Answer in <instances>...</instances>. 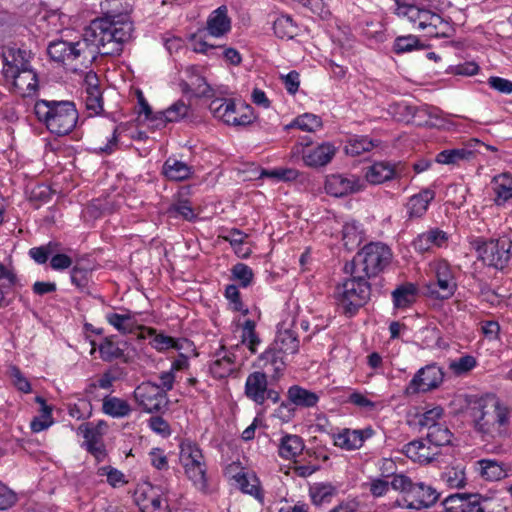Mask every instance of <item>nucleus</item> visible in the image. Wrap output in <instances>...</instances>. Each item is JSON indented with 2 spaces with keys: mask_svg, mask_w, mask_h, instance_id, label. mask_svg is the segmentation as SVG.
Segmentation results:
<instances>
[{
  "mask_svg": "<svg viewBox=\"0 0 512 512\" xmlns=\"http://www.w3.org/2000/svg\"><path fill=\"white\" fill-rule=\"evenodd\" d=\"M233 479L243 493L262 499L260 481L254 473L242 471L234 475Z\"/></svg>",
  "mask_w": 512,
  "mask_h": 512,
  "instance_id": "58836bf2",
  "label": "nucleus"
},
{
  "mask_svg": "<svg viewBox=\"0 0 512 512\" xmlns=\"http://www.w3.org/2000/svg\"><path fill=\"white\" fill-rule=\"evenodd\" d=\"M98 474L100 476H106L107 482L112 487H118L124 485L126 483L124 474L111 466H103L98 469Z\"/></svg>",
  "mask_w": 512,
  "mask_h": 512,
  "instance_id": "69168bd1",
  "label": "nucleus"
},
{
  "mask_svg": "<svg viewBox=\"0 0 512 512\" xmlns=\"http://www.w3.org/2000/svg\"><path fill=\"white\" fill-rule=\"evenodd\" d=\"M478 365L477 359L472 355H463L449 363L450 371L456 376H465Z\"/></svg>",
  "mask_w": 512,
  "mask_h": 512,
  "instance_id": "4d7b16f0",
  "label": "nucleus"
},
{
  "mask_svg": "<svg viewBox=\"0 0 512 512\" xmlns=\"http://www.w3.org/2000/svg\"><path fill=\"white\" fill-rule=\"evenodd\" d=\"M100 357L104 361L123 358L124 351L110 338H105L98 346Z\"/></svg>",
  "mask_w": 512,
  "mask_h": 512,
  "instance_id": "bf43d9fd",
  "label": "nucleus"
},
{
  "mask_svg": "<svg viewBox=\"0 0 512 512\" xmlns=\"http://www.w3.org/2000/svg\"><path fill=\"white\" fill-rule=\"evenodd\" d=\"M393 11L399 18L409 21L416 29H430L431 31L428 32L430 35L436 34L435 30L443 23L442 17L428 9L423 3L405 2L398 5Z\"/></svg>",
  "mask_w": 512,
  "mask_h": 512,
  "instance_id": "9b49d317",
  "label": "nucleus"
},
{
  "mask_svg": "<svg viewBox=\"0 0 512 512\" xmlns=\"http://www.w3.org/2000/svg\"><path fill=\"white\" fill-rule=\"evenodd\" d=\"M179 450V462L186 477L197 490L207 492V463L201 448L195 442L184 440L180 443Z\"/></svg>",
  "mask_w": 512,
  "mask_h": 512,
  "instance_id": "423d86ee",
  "label": "nucleus"
},
{
  "mask_svg": "<svg viewBox=\"0 0 512 512\" xmlns=\"http://www.w3.org/2000/svg\"><path fill=\"white\" fill-rule=\"evenodd\" d=\"M477 257L485 265L503 269L512 257V241L508 237L485 240L476 238L471 242Z\"/></svg>",
  "mask_w": 512,
  "mask_h": 512,
  "instance_id": "6e6552de",
  "label": "nucleus"
},
{
  "mask_svg": "<svg viewBox=\"0 0 512 512\" xmlns=\"http://www.w3.org/2000/svg\"><path fill=\"white\" fill-rule=\"evenodd\" d=\"M376 144L367 136H352L345 145V152L350 156H359L365 152L371 151Z\"/></svg>",
  "mask_w": 512,
  "mask_h": 512,
  "instance_id": "de8ad7c7",
  "label": "nucleus"
},
{
  "mask_svg": "<svg viewBox=\"0 0 512 512\" xmlns=\"http://www.w3.org/2000/svg\"><path fill=\"white\" fill-rule=\"evenodd\" d=\"M209 370L212 377L216 380H222L231 376L236 370L232 355L222 349L215 355Z\"/></svg>",
  "mask_w": 512,
  "mask_h": 512,
  "instance_id": "2f4dec72",
  "label": "nucleus"
},
{
  "mask_svg": "<svg viewBox=\"0 0 512 512\" xmlns=\"http://www.w3.org/2000/svg\"><path fill=\"white\" fill-rule=\"evenodd\" d=\"M288 399L291 404L297 407L310 408L316 406L319 396L317 393L307 390L302 386H290L288 389Z\"/></svg>",
  "mask_w": 512,
  "mask_h": 512,
  "instance_id": "e433bc0d",
  "label": "nucleus"
},
{
  "mask_svg": "<svg viewBox=\"0 0 512 512\" xmlns=\"http://www.w3.org/2000/svg\"><path fill=\"white\" fill-rule=\"evenodd\" d=\"M138 313L124 311L123 313L108 312L105 314L106 321L119 333L126 335L134 333L137 329H142L144 325L139 324Z\"/></svg>",
  "mask_w": 512,
  "mask_h": 512,
  "instance_id": "5701e85b",
  "label": "nucleus"
},
{
  "mask_svg": "<svg viewBox=\"0 0 512 512\" xmlns=\"http://www.w3.org/2000/svg\"><path fill=\"white\" fill-rule=\"evenodd\" d=\"M232 275L242 287H248L251 285L254 278L253 270L244 263H237L234 265L232 268Z\"/></svg>",
  "mask_w": 512,
  "mask_h": 512,
  "instance_id": "0e129e2a",
  "label": "nucleus"
},
{
  "mask_svg": "<svg viewBox=\"0 0 512 512\" xmlns=\"http://www.w3.org/2000/svg\"><path fill=\"white\" fill-rule=\"evenodd\" d=\"M338 305L346 314L354 315L370 296V285L365 277L351 276L336 287Z\"/></svg>",
  "mask_w": 512,
  "mask_h": 512,
  "instance_id": "0eeeda50",
  "label": "nucleus"
},
{
  "mask_svg": "<svg viewBox=\"0 0 512 512\" xmlns=\"http://www.w3.org/2000/svg\"><path fill=\"white\" fill-rule=\"evenodd\" d=\"M364 240V232L359 222L347 220L342 226V241L344 247L353 251L357 249Z\"/></svg>",
  "mask_w": 512,
  "mask_h": 512,
  "instance_id": "f704fd0d",
  "label": "nucleus"
},
{
  "mask_svg": "<svg viewBox=\"0 0 512 512\" xmlns=\"http://www.w3.org/2000/svg\"><path fill=\"white\" fill-rule=\"evenodd\" d=\"M480 142L478 140H470L463 145L445 149L437 154L436 162L444 165H460L474 159L478 153Z\"/></svg>",
  "mask_w": 512,
  "mask_h": 512,
  "instance_id": "f3484780",
  "label": "nucleus"
},
{
  "mask_svg": "<svg viewBox=\"0 0 512 512\" xmlns=\"http://www.w3.org/2000/svg\"><path fill=\"white\" fill-rule=\"evenodd\" d=\"M189 361L187 356L180 353L179 356L172 362L169 371L163 372L160 376L162 384H173L174 382H180L182 377L180 373L185 372L188 369Z\"/></svg>",
  "mask_w": 512,
  "mask_h": 512,
  "instance_id": "49530a36",
  "label": "nucleus"
},
{
  "mask_svg": "<svg viewBox=\"0 0 512 512\" xmlns=\"http://www.w3.org/2000/svg\"><path fill=\"white\" fill-rule=\"evenodd\" d=\"M273 30L277 37L291 39L297 35V26L289 15H281L276 18Z\"/></svg>",
  "mask_w": 512,
  "mask_h": 512,
  "instance_id": "5fc2aeb1",
  "label": "nucleus"
},
{
  "mask_svg": "<svg viewBox=\"0 0 512 512\" xmlns=\"http://www.w3.org/2000/svg\"><path fill=\"white\" fill-rule=\"evenodd\" d=\"M133 24L127 14L106 15L93 20L77 41L56 40L47 48L49 57L76 72L101 55H120L132 38Z\"/></svg>",
  "mask_w": 512,
  "mask_h": 512,
  "instance_id": "f257e3e1",
  "label": "nucleus"
},
{
  "mask_svg": "<svg viewBox=\"0 0 512 512\" xmlns=\"http://www.w3.org/2000/svg\"><path fill=\"white\" fill-rule=\"evenodd\" d=\"M108 426L105 421H99L95 425L91 422L83 423L78 427V435H82L85 448L98 462L104 461L107 456L103 436Z\"/></svg>",
  "mask_w": 512,
  "mask_h": 512,
  "instance_id": "ddd939ff",
  "label": "nucleus"
},
{
  "mask_svg": "<svg viewBox=\"0 0 512 512\" xmlns=\"http://www.w3.org/2000/svg\"><path fill=\"white\" fill-rule=\"evenodd\" d=\"M35 402L39 405V414L31 420L30 429L34 433H40L54 424L53 407L42 396H36Z\"/></svg>",
  "mask_w": 512,
  "mask_h": 512,
  "instance_id": "72a5a7b5",
  "label": "nucleus"
},
{
  "mask_svg": "<svg viewBox=\"0 0 512 512\" xmlns=\"http://www.w3.org/2000/svg\"><path fill=\"white\" fill-rule=\"evenodd\" d=\"M443 415V409L441 407H434L420 416L419 425L425 427L428 430L438 424H441L439 420Z\"/></svg>",
  "mask_w": 512,
  "mask_h": 512,
  "instance_id": "338daca9",
  "label": "nucleus"
},
{
  "mask_svg": "<svg viewBox=\"0 0 512 512\" xmlns=\"http://www.w3.org/2000/svg\"><path fill=\"white\" fill-rule=\"evenodd\" d=\"M373 430L371 428L349 429L344 428L337 433H333L334 445L343 450L352 451L361 448L364 442L372 437Z\"/></svg>",
  "mask_w": 512,
  "mask_h": 512,
  "instance_id": "a211bd4d",
  "label": "nucleus"
},
{
  "mask_svg": "<svg viewBox=\"0 0 512 512\" xmlns=\"http://www.w3.org/2000/svg\"><path fill=\"white\" fill-rule=\"evenodd\" d=\"M167 213L170 217L182 218L187 221H193L197 217L190 202L186 199H179L174 202L168 208Z\"/></svg>",
  "mask_w": 512,
  "mask_h": 512,
  "instance_id": "6e6d98bb",
  "label": "nucleus"
},
{
  "mask_svg": "<svg viewBox=\"0 0 512 512\" xmlns=\"http://www.w3.org/2000/svg\"><path fill=\"white\" fill-rule=\"evenodd\" d=\"M187 81L180 84L181 90L185 94H191L195 97L209 96L211 92L210 86L200 73V68L195 65L188 66L185 69Z\"/></svg>",
  "mask_w": 512,
  "mask_h": 512,
  "instance_id": "412c9836",
  "label": "nucleus"
},
{
  "mask_svg": "<svg viewBox=\"0 0 512 512\" xmlns=\"http://www.w3.org/2000/svg\"><path fill=\"white\" fill-rule=\"evenodd\" d=\"M34 113L39 122L56 136L71 133L77 125L79 114L71 101L37 100Z\"/></svg>",
  "mask_w": 512,
  "mask_h": 512,
  "instance_id": "20e7f679",
  "label": "nucleus"
},
{
  "mask_svg": "<svg viewBox=\"0 0 512 512\" xmlns=\"http://www.w3.org/2000/svg\"><path fill=\"white\" fill-rule=\"evenodd\" d=\"M366 188L365 180L353 174H332L326 178L325 190L335 197L363 191Z\"/></svg>",
  "mask_w": 512,
  "mask_h": 512,
  "instance_id": "2eb2a0df",
  "label": "nucleus"
},
{
  "mask_svg": "<svg viewBox=\"0 0 512 512\" xmlns=\"http://www.w3.org/2000/svg\"><path fill=\"white\" fill-rule=\"evenodd\" d=\"M102 411L113 418H124L130 415L132 409L126 400L107 395L102 400Z\"/></svg>",
  "mask_w": 512,
  "mask_h": 512,
  "instance_id": "4c0bfd02",
  "label": "nucleus"
},
{
  "mask_svg": "<svg viewBox=\"0 0 512 512\" xmlns=\"http://www.w3.org/2000/svg\"><path fill=\"white\" fill-rule=\"evenodd\" d=\"M374 395L370 393L353 392L347 402L359 407L360 409L370 412L377 408L378 401L373 399Z\"/></svg>",
  "mask_w": 512,
  "mask_h": 512,
  "instance_id": "052dcab7",
  "label": "nucleus"
},
{
  "mask_svg": "<svg viewBox=\"0 0 512 512\" xmlns=\"http://www.w3.org/2000/svg\"><path fill=\"white\" fill-rule=\"evenodd\" d=\"M402 451L409 459L420 464L430 463L439 454L437 447L429 444L426 439L411 441Z\"/></svg>",
  "mask_w": 512,
  "mask_h": 512,
  "instance_id": "4be33fe9",
  "label": "nucleus"
},
{
  "mask_svg": "<svg viewBox=\"0 0 512 512\" xmlns=\"http://www.w3.org/2000/svg\"><path fill=\"white\" fill-rule=\"evenodd\" d=\"M433 278L425 284V293L429 298L447 300L457 290V282L451 266L446 260L431 264Z\"/></svg>",
  "mask_w": 512,
  "mask_h": 512,
  "instance_id": "9d476101",
  "label": "nucleus"
},
{
  "mask_svg": "<svg viewBox=\"0 0 512 512\" xmlns=\"http://www.w3.org/2000/svg\"><path fill=\"white\" fill-rule=\"evenodd\" d=\"M334 494L335 487L330 483H314L309 488L311 501L315 505H321L323 503L329 502Z\"/></svg>",
  "mask_w": 512,
  "mask_h": 512,
  "instance_id": "864d4df0",
  "label": "nucleus"
},
{
  "mask_svg": "<svg viewBox=\"0 0 512 512\" xmlns=\"http://www.w3.org/2000/svg\"><path fill=\"white\" fill-rule=\"evenodd\" d=\"M476 469L480 476L488 481L501 480L508 473V466L505 463L490 458L478 460Z\"/></svg>",
  "mask_w": 512,
  "mask_h": 512,
  "instance_id": "c756f323",
  "label": "nucleus"
},
{
  "mask_svg": "<svg viewBox=\"0 0 512 512\" xmlns=\"http://www.w3.org/2000/svg\"><path fill=\"white\" fill-rule=\"evenodd\" d=\"M294 317L284 319L278 326L273 347L266 349L256 360L258 371L251 373L245 384H267L269 380L277 381L285 369V356L298 352L299 340L293 329Z\"/></svg>",
  "mask_w": 512,
  "mask_h": 512,
  "instance_id": "7ed1b4c3",
  "label": "nucleus"
},
{
  "mask_svg": "<svg viewBox=\"0 0 512 512\" xmlns=\"http://www.w3.org/2000/svg\"><path fill=\"white\" fill-rule=\"evenodd\" d=\"M61 250V244L57 241H49L47 244L29 249L28 255L37 264H45L52 254Z\"/></svg>",
  "mask_w": 512,
  "mask_h": 512,
  "instance_id": "3c124183",
  "label": "nucleus"
},
{
  "mask_svg": "<svg viewBox=\"0 0 512 512\" xmlns=\"http://www.w3.org/2000/svg\"><path fill=\"white\" fill-rule=\"evenodd\" d=\"M17 283V276L12 268L0 262V308L7 306L6 296Z\"/></svg>",
  "mask_w": 512,
  "mask_h": 512,
  "instance_id": "37998d69",
  "label": "nucleus"
},
{
  "mask_svg": "<svg viewBox=\"0 0 512 512\" xmlns=\"http://www.w3.org/2000/svg\"><path fill=\"white\" fill-rule=\"evenodd\" d=\"M462 409L471 418L474 429L490 438L504 437L511 424V410L494 394L463 395Z\"/></svg>",
  "mask_w": 512,
  "mask_h": 512,
  "instance_id": "f03ea898",
  "label": "nucleus"
},
{
  "mask_svg": "<svg viewBox=\"0 0 512 512\" xmlns=\"http://www.w3.org/2000/svg\"><path fill=\"white\" fill-rule=\"evenodd\" d=\"M299 146H301L299 153L302 156L304 164L312 168L326 166L332 161L337 152V147L331 142H322L313 145L308 138H304L299 143Z\"/></svg>",
  "mask_w": 512,
  "mask_h": 512,
  "instance_id": "4468645a",
  "label": "nucleus"
},
{
  "mask_svg": "<svg viewBox=\"0 0 512 512\" xmlns=\"http://www.w3.org/2000/svg\"><path fill=\"white\" fill-rule=\"evenodd\" d=\"M393 109L394 116L401 122L416 123L417 125H420L421 123L416 121V117L421 113H428L436 120H440V125L444 126L448 123V121L443 117V113L437 109H432L428 112L426 109H418L417 107L408 105L405 102L397 103Z\"/></svg>",
  "mask_w": 512,
  "mask_h": 512,
  "instance_id": "b1692460",
  "label": "nucleus"
},
{
  "mask_svg": "<svg viewBox=\"0 0 512 512\" xmlns=\"http://www.w3.org/2000/svg\"><path fill=\"white\" fill-rule=\"evenodd\" d=\"M142 512H170L168 504H163L158 495H152L143 500L141 504Z\"/></svg>",
  "mask_w": 512,
  "mask_h": 512,
  "instance_id": "774afa93",
  "label": "nucleus"
},
{
  "mask_svg": "<svg viewBox=\"0 0 512 512\" xmlns=\"http://www.w3.org/2000/svg\"><path fill=\"white\" fill-rule=\"evenodd\" d=\"M435 199V191L429 188L421 190L412 195L406 203V210L409 219L422 218Z\"/></svg>",
  "mask_w": 512,
  "mask_h": 512,
  "instance_id": "bb28decb",
  "label": "nucleus"
},
{
  "mask_svg": "<svg viewBox=\"0 0 512 512\" xmlns=\"http://www.w3.org/2000/svg\"><path fill=\"white\" fill-rule=\"evenodd\" d=\"M245 393L257 404H263L266 400L276 403L279 400V392L268 386H245Z\"/></svg>",
  "mask_w": 512,
  "mask_h": 512,
  "instance_id": "09e8293b",
  "label": "nucleus"
},
{
  "mask_svg": "<svg viewBox=\"0 0 512 512\" xmlns=\"http://www.w3.org/2000/svg\"><path fill=\"white\" fill-rule=\"evenodd\" d=\"M366 277L376 276L391 261L390 248L380 242H372L365 245L359 254Z\"/></svg>",
  "mask_w": 512,
  "mask_h": 512,
  "instance_id": "f8f14e48",
  "label": "nucleus"
},
{
  "mask_svg": "<svg viewBox=\"0 0 512 512\" xmlns=\"http://www.w3.org/2000/svg\"><path fill=\"white\" fill-rule=\"evenodd\" d=\"M162 173L167 179L180 182L189 179L193 175L194 169L181 160L169 157L163 164Z\"/></svg>",
  "mask_w": 512,
  "mask_h": 512,
  "instance_id": "7c9ffc66",
  "label": "nucleus"
},
{
  "mask_svg": "<svg viewBox=\"0 0 512 512\" xmlns=\"http://www.w3.org/2000/svg\"><path fill=\"white\" fill-rule=\"evenodd\" d=\"M419 47V39L414 35L399 36L395 39L393 44V50L397 54L410 52Z\"/></svg>",
  "mask_w": 512,
  "mask_h": 512,
  "instance_id": "e2e57ef3",
  "label": "nucleus"
},
{
  "mask_svg": "<svg viewBox=\"0 0 512 512\" xmlns=\"http://www.w3.org/2000/svg\"><path fill=\"white\" fill-rule=\"evenodd\" d=\"M452 437V432L446 425L441 423L428 430L426 440L439 450V447L450 444Z\"/></svg>",
  "mask_w": 512,
  "mask_h": 512,
  "instance_id": "8fccbe9b",
  "label": "nucleus"
},
{
  "mask_svg": "<svg viewBox=\"0 0 512 512\" xmlns=\"http://www.w3.org/2000/svg\"><path fill=\"white\" fill-rule=\"evenodd\" d=\"M134 397L148 413L158 412L167 406L165 390L160 386H136Z\"/></svg>",
  "mask_w": 512,
  "mask_h": 512,
  "instance_id": "dca6fc26",
  "label": "nucleus"
},
{
  "mask_svg": "<svg viewBox=\"0 0 512 512\" xmlns=\"http://www.w3.org/2000/svg\"><path fill=\"white\" fill-rule=\"evenodd\" d=\"M229 118H227V125H232L236 127H244L251 124L254 120V115L250 106L239 105L237 106L235 102L228 113Z\"/></svg>",
  "mask_w": 512,
  "mask_h": 512,
  "instance_id": "c03bdc74",
  "label": "nucleus"
},
{
  "mask_svg": "<svg viewBox=\"0 0 512 512\" xmlns=\"http://www.w3.org/2000/svg\"><path fill=\"white\" fill-rule=\"evenodd\" d=\"M441 480L449 488H463L467 482L465 467L461 464L447 467L441 474Z\"/></svg>",
  "mask_w": 512,
  "mask_h": 512,
  "instance_id": "a18cd8bd",
  "label": "nucleus"
},
{
  "mask_svg": "<svg viewBox=\"0 0 512 512\" xmlns=\"http://www.w3.org/2000/svg\"><path fill=\"white\" fill-rule=\"evenodd\" d=\"M323 123L319 116L305 113L296 117L286 128H298L305 132H315L322 127Z\"/></svg>",
  "mask_w": 512,
  "mask_h": 512,
  "instance_id": "603ef678",
  "label": "nucleus"
},
{
  "mask_svg": "<svg viewBox=\"0 0 512 512\" xmlns=\"http://www.w3.org/2000/svg\"><path fill=\"white\" fill-rule=\"evenodd\" d=\"M303 449L304 442L302 438L298 435L288 434L282 437L278 453L281 458L290 460L300 455Z\"/></svg>",
  "mask_w": 512,
  "mask_h": 512,
  "instance_id": "ea45409f",
  "label": "nucleus"
},
{
  "mask_svg": "<svg viewBox=\"0 0 512 512\" xmlns=\"http://www.w3.org/2000/svg\"><path fill=\"white\" fill-rule=\"evenodd\" d=\"M143 331H146L151 340L150 346L157 352H165L169 349L181 350L184 348V344H189L187 340L180 341L173 337L167 336L163 333H158L155 328L142 327Z\"/></svg>",
  "mask_w": 512,
  "mask_h": 512,
  "instance_id": "c85d7f7f",
  "label": "nucleus"
},
{
  "mask_svg": "<svg viewBox=\"0 0 512 512\" xmlns=\"http://www.w3.org/2000/svg\"><path fill=\"white\" fill-rule=\"evenodd\" d=\"M27 53L21 49L11 48L4 53L3 76L12 85L13 90L26 97L36 92L37 75L30 68Z\"/></svg>",
  "mask_w": 512,
  "mask_h": 512,
  "instance_id": "39448f33",
  "label": "nucleus"
},
{
  "mask_svg": "<svg viewBox=\"0 0 512 512\" xmlns=\"http://www.w3.org/2000/svg\"><path fill=\"white\" fill-rule=\"evenodd\" d=\"M86 89L84 102L90 117L100 114L103 111V99L98 79L95 74H88L85 78Z\"/></svg>",
  "mask_w": 512,
  "mask_h": 512,
  "instance_id": "393cba45",
  "label": "nucleus"
},
{
  "mask_svg": "<svg viewBox=\"0 0 512 512\" xmlns=\"http://www.w3.org/2000/svg\"><path fill=\"white\" fill-rule=\"evenodd\" d=\"M189 109V104L183 100H178L167 109L158 112L155 117V121H157V125H165L169 122H178L188 115Z\"/></svg>",
  "mask_w": 512,
  "mask_h": 512,
  "instance_id": "c9c22d12",
  "label": "nucleus"
},
{
  "mask_svg": "<svg viewBox=\"0 0 512 512\" xmlns=\"http://www.w3.org/2000/svg\"><path fill=\"white\" fill-rule=\"evenodd\" d=\"M439 497V493L430 485L423 482L414 483L408 496L407 508L420 510L432 506Z\"/></svg>",
  "mask_w": 512,
  "mask_h": 512,
  "instance_id": "6ab92c4d",
  "label": "nucleus"
},
{
  "mask_svg": "<svg viewBox=\"0 0 512 512\" xmlns=\"http://www.w3.org/2000/svg\"><path fill=\"white\" fill-rule=\"evenodd\" d=\"M445 512H506L498 501L482 497L479 494L456 493L443 501Z\"/></svg>",
  "mask_w": 512,
  "mask_h": 512,
  "instance_id": "1a4fd4ad",
  "label": "nucleus"
},
{
  "mask_svg": "<svg viewBox=\"0 0 512 512\" xmlns=\"http://www.w3.org/2000/svg\"><path fill=\"white\" fill-rule=\"evenodd\" d=\"M417 288L412 283L399 286L392 292L393 304L396 308L405 309L415 302Z\"/></svg>",
  "mask_w": 512,
  "mask_h": 512,
  "instance_id": "79ce46f5",
  "label": "nucleus"
},
{
  "mask_svg": "<svg viewBox=\"0 0 512 512\" xmlns=\"http://www.w3.org/2000/svg\"><path fill=\"white\" fill-rule=\"evenodd\" d=\"M233 103L232 99H216L210 103L209 109L216 119L226 124Z\"/></svg>",
  "mask_w": 512,
  "mask_h": 512,
  "instance_id": "680f3d73",
  "label": "nucleus"
},
{
  "mask_svg": "<svg viewBox=\"0 0 512 512\" xmlns=\"http://www.w3.org/2000/svg\"><path fill=\"white\" fill-rule=\"evenodd\" d=\"M449 234L439 228H432L418 234L412 241L416 252L425 253L433 248H442L447 245Z\"/></svg>",
  "mask_w": 512,
  "mask_h": 512,
  "instance_id": "aec40b11",
  "label": "nucleus"
},
{
  "mask_svg": "<svg viewBox=\"0 0 512 512\" xmlns=\"http://www.w3.org/2000/svg\"><path fill=\"white\" fill-rule=\"evenodd\" d=\"M231 28V21L228 17L226 6H220L214 10L207 20V30L210 35L220 37L226 34Z\"/></svg>",
  "mask_w": 512,
  "mask_h": 512,
  "instance_id": "473e14b6",
  "label": "nucleus"
},
{
  "mask_svg": "<svg viewBox=\"0 0 512 512\" xmlns=\"http://www.w3.org/2000/svg\"><path fill=\"white\" fill-rule=\"evenodd\" d=\"M396 176V166L390 162L379 161L368 166L365 171L367 182L378 185L392 180Z\"/></svg>",
  "mask_w": 512,
  "mask_h": 512,
  "instance_id": "cd10ccee",
  "label": "nucleus"
},
{
  "mask_svg": "<svg viewBox=\"0 0 512 512\" xmlns=\"http://www.w3.org/2000/svg\"><path fill=\"white\" fill-rule=\"evenodd\" d=\"M493 192L494 204L496 206H504L508 201L512 200V174L503 172L495 175L490 182Z\"/></svg>",
  "mask_w": 512,
  "mask_h": 512,
  "instance_id": "a878e982",
  "label": "nucleus"
},
{
  "mask_svg": "<svg viewBox=\"0 0 512 512\" xmlns=\"http://www.w3.org/2000/svg\"><path fill=\"white\" fill-rule=\"evenodd\" d=\"M444 373L436 364H429L421 368L411 380L410 384H441Z\"/></svg>",
  "mask_w": 512,
  "mask_h": 512,
  "instance_id": "a19ab883",
  "label": "nucleus"
},
{
  "mask_svg": "<svg viewBox=\"0 0 512 512\" xmlns=\"http://www.w3.org/2000/svg\"><path fill=\"white\" fill-rule=\"evenodd\" d=\"M255 322L247 319L242 326V343L248 347L251 353H256L261 343L260 338L255 331Z\"/></svg>",
  "mask_w": 512,
  "mask_h": 512,
  "instance_id": "13d9d810",
  "label": "nucleus"
}]
</instances>
